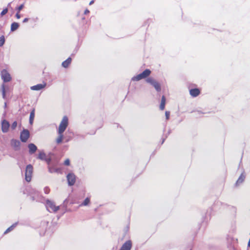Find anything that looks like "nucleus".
I'll return each mask as SVG.
<instances>
[{"instance_id": "f257e3e1", "label": "nucleus", "mask_w": 250, "mask_h": 250, "mask_svg": "<svg viewBox=\"0 0 250 250\" xmlns=\"http://www.w3.org/2000/svg\"><path fill=\"white\" fill-rule=\"evenodd\" d=\"M23 194L30 196L32 201L42 202L43 197L40 192L30 186L26 187L22 190Z\"/></svg>"}, {"instance_id": "f03ea898", "label": "nucleus", "mask_w": 250, "mask_h": 250, "mask_svg": "<svg viewBox=\"0 0 250 250\" xmlns=\"http://www.w3.org/2000/svg\"><path fill=\"white\" fill-rule=\"evenodd\" d=\"M151 74V71L149 69H146L142 73L136 76H134L131 78L133 81H138L143 79L147 78Z\"/></svg>"}, {"instance_id": "7ed1b4c3", "label": "nucleus", "mask_w": 250, "mask_h": 250, "mask_svg": "<svg viewBox=\"0 0 250 250\" xmlns=\"http://www.w3.org/2000/svg\"><path fill=\"white\" fill-rule=\"evenodd\" d=\"M45 206L47 210L50 212H56L60 208L59 206H56L54 203L49 199L46 200Z\"/></svg>"}, {"instance_id": "20e7f679", "label": "nucleus", "mask_w": 250, "mask_h": 250, "mask_svg": "<svg viewBox=\"0 0 250 250\" xmlns=\"http://www.w3.org/2000/svg\"><path fill=\"white\" fill-rule=\"evenodd\" d=\"M68 125V118L66 116H64L58 130V134H62L66 129Z\"/></svg>"}, {"instance_id": "39448f33", "label": "nucleus", "mask_w": 250, "mask_h": 250, "mask_svg": "<svg viewBox=\"0 0 250 250\" xmlns=\"http://www.w3.org/2000/svg\"><path fill=\"white\" fill-rule=\"evenodd\" d=\"M146 82L153 86L157 92L161 91V87L160 84L153 78L151 77L147 78L146 79Z\"/></svg>"}, {"instance_id": "423d86ee", "label": "nucleus", "mask_w": 250, "mask_h": 250, "mask_svg": "<svg viewBox=\"0 0 250 250\" xmlns=\"http://www.w3.org/2000/svg\"><path fill=\"white\" fill-rule=\"evenodd\" d=\"M33 171V167L31 164H29L26 166L25 175V180L27 182H29L32 178V175Z\"/></svg>"}, {"instance_id": "0eeeda50", "label": "nucleus", "mask_w": 250, "mask_h": 250, "mask_svg": "<svg viewBox=\"0 0 250 250\" xmlns=\"http://www.w3.org/2000/svg\"><path fill=\"white\" fill-rule=\"evenodd\" d=\"M0 75L1 79L4 83L9 82L12 80L10 74L5 69H3L1 71Z\"/></svg>"}, {"instance_id": "6e6552de", "label": "nucleus", "mask_w": 250, "mask_h": 250, "mask_svg": "<svg viewBox=\"0 0 250 250\" xmlns=\"http://www.w3.org/2000/svg\"><path fill=\"white\" fill-rule=\"evenodd\" d=\"M30 136V132L28 129H23L21 132L20 139L23 143H25L28 139Z\"/></svg>"}, {"instance_id": "1a4fd4ad", "label": "nucleus", "mask_w": 250, "mask_h": 250, "mask_svg": "<svg viewBox=\"0 0 250 250\" xmlns=\"http://www.w3.org/2000/svg\"><path fill=\"white\" fill-rule=\"evenodd\" d=\"M66 178L68 186H72L75 184L76 182V176L74 173H68L66 176Z\"/></svg>"}, {"instance_id": "9d476101", "label": "nucleus", "mask_w": 250, "mask_h": 250, "mask_svg": "<svg viewBox=\"0 0 250 250\" xmlns=\"http://www.w3.org/2000/svg\"><path fill=\"white\" fill-rule=\"evenodd\" d=\"M57 162H56L55 163L52 164V166H48V171L50 173H62V169L61 168H55V167L57 166Z\"/></svg>"}, {"instance_id": "9b49d317", "label": "nucleus", "mask_w": 250, "mask_h": 250, "mask_svg": "<svg viewBox=\"0 0 250 250\" xmlns=\"http://www.w3.org/2000/svg\"><path fill=\"white\" fill-rule=\"evenodd\" d=\"M21 145V143L18 140L12 139L11 140V145L15 151H19L20 150Z\"/></svg>"}, {"instance_id": "f8f14e48", "label": "nucleus", "mask_w": 250, "mask_h": 250, "mask_svg": "<svg viewBox=\"0 0 250 250\" xmlns=\"http://www.w3.org/2000/svg\"><path fill=\"white\" fill-rule=\"evenodd\" d=\"M10 126V124L6 120H3L1 122V130L3 133H6L8 132Z\"/></svg>"}, {"instance_id": "ddd939ff", "label": "nucleus", "mask_w": 250, "mask_h": 250, "mask_svg": "<svg viewBox=\"0 0 250 250\" xmlns=\"http://www.w3.org/2000/svg\"><path fill=\"white\" fill-rule=\"evenodd\" d=\"M132 247V242L131 240L126 241L121 247L119 250H130Z\"/></svg>"}, {"instance_id": "4468645a", "label": "nucleus", "mask_w": 250, "mask_h": 250, "mask_svg": "<svg viewBox=\"0 0 250 250\" xmlns=\"http://www.w3.org/2000/svg\"><path fill=\"white\" fill-rule=\"evenodd\" d=\"M27 147L29 149V153L30 155L34 154L38 149L37 146L33 143L29 144Z\"/></svg>"}, {"instance_id": "2eb2a0df", "label": "nucleus", "mask_w": 250, "mask_h": 250, "mask_svg": "<svg viewBox=\"0 0 250 250\" xmlns=\"http://www.w3.org/2000/svg\"><path fill=\"white\" fill-rule=\"evenodd\" d=\"M46 83H44L43 84L39 83L31 86L30 88L32 90L38 91L44 88L46 86Z\"/></svg>"}, {"instance_id": "dca6fc26", "label": "nucleus", "mask_w": 250, "mask_h": 250, "mask_svg": "<svg viewBox=\"0 0 250 250\" xmlns=\"http://www.w3.org/2000/svg\"><path fill=\"white\" fill-rule=\"evenodd\" d=\"M190 95L193 97H196L200 93V91L198 88H192L189 90Z\"/></svg>"}, {"instance_id": "f3484780", "label": "nucleus", "mask_w": 250, "mask_h": 250, "mask_svg": "<svg viewBox=\"0 0 250 250\" xmlns=\"http://www.w3.org/2000/svg\"><path fill=\"white\" fill-rule=\"evenodd\" d=\"M246 176L244 174V172L242 173V174L240 175L238 179H237V181L235 183L236 186L239 185L240 184L242 183L245 179Z\"/></svg>"}, {"instance_id": "a211bd4d", "label": "nucleus", "mask_w": 250, "mask_h": 250, "mask_svg": "<svg viewBox=\"0 0 250 250\" xmlns=\"http://www.w3.org/2000/svg\"><path fill=\"white\" fill-rule=\"evenodd\" d=\"M73 134L72 133L66 132L65 136L64 137V142L65 143L68 142L73 138Z\"/></svg>"}, {"instance_id": "6ab92c4d", "label": "nucleus", "mask_w": 250, "mask_h": 250, "mask_svg": "<svg viewBox=\"0 0 250 250\" xmlns=\"http://www.w3.org/2000/svg\"><path fill=\"white\" fill-rule=\"evenodd\" d=\"M72 59L71 57H68L65 61L62 62V66L64 68H67L71 62Z\"/></svg>"}, {"instance_id": "aec40b11", "label": "nucleus", "mask_w": 250, "mask_h": 250, "mask_svg": "<svg viewBox=\"0 0 250 250\" xmlns=\"http://www.w3.org/2000/svg\"><path fill=\"white\" fill-rule=\"evenodd\" d=\"M19 26H20V25L18 22H12L11 24V28H10L11 32H14L15 30H16L17 29H18Z\"/></svg>"}, {"instance_id": "412c9836", "label": "nucleus", "mask_w": 250, "mask_h": 250, "mask_svg": "<svg viewBox=\"0 0 250 250\" xmlns=\"http://www.w3.org/2000/svg\"><path fill=\"white\" fill-rule=\"evenodd\" d=\"M166 104V98L165 96H163L161 99V102L160 105V109L161 110H163L165 109Z\"/></svg>"}, {"instance_id": "4be33fe9", "label": "nucleus", "mask_w": 250, "mask_h": 250, "mask_svg": "<svg viewBox=\"0 0 250 250\" xmlns=\"http://www.w3.org/2000/svg\"><path fill=\"white\" fill-rule=\"evenodd\" d=\"M34 117H35V109L33 108L30 113L29 124L30 125H32L33 124Z\"/></svg>"}, {"instance_id": "5701e85b", "label": "nucleus", "mask_w": 250, "mask_h": 250, "mask_svg": "<svg viewBox=\"0 0 250 250\" xmlns=\"http://www.w3.org/2000/svg\"><path fill=\"white\" fill-rule=\"evenodd\" d=\"M68 201L67 199H66L64 200L62 204L61 205L60 208H63V213H65L66 210V207H67V204L68 203Z\"/></svg>"}, {"instance_id": "b1692460", "label": "nucleus", "mask_w": 250, "mask_h": 250, "mask_svg": "<svg viewBox=\"0 0 250 250\" xmlns=\"http://www.w3.org/2000/svg\"><path fill=\"white\" fill-rule=\"evenodd\" d=\"M46 158V154L43 150L40 152L38 156L37 157V159H40L41 160H42V161H44Z\"/></svg>"}, {"instance_id": "393cba45", "label": "nucleus", "mask_w": 250, "mask_h": 250, "mask_svg": "<svg viewBox=\"0 0 250 250\" xmlns=\"http://www.w3.org/2000/svg\"><path fill=\"white\" fill-rule=\"evenodd\" d=\"M18 222H16L9 227L4 232V234L7 233L12 230L17 225Z\"/></svg>"}, {"instance_id": "a878e982", "label": "nucleus", "mask_w": 250, "mask_h": 250, "mask_svg": "<svg viewBox=\"0 0 250 250\" xmlns=\"http://www.w3.org/2000/svg\"><path fill=\"white\" fill-rule=\"evenodd\" d=\"M59 136L58 138L56 139V143L57 144H60L62 142V139L63 138V133L62 134H58Z\"/></svg>"}, {"instance_id": "bb28decb", "label": "nucleus", "mask_w": 250, "mask_h": 250, "mask_svg": "<svg viewBox=\"0 0 250 250\" xmlns=\"http://www.w3.org/2000/svg\"><path fill=\"white\" fill-rule=\"evenodd\" d=\"M5 42V37L3 35L0 37V46L3 45Z\"/></svg>"}, {"instance_id": "cd10ccee", "label": "nucleus", "mask_w": 250, "mask_h": 250, "mask_svg": "<svg viewBox=\"0 0 250 250\" xmlns=\"http://www.w3.org/2000/svg\"><path fill=\"white\" fill-rule=\"evenodd\" d=\"M90 202V199L88 197H86L83 202L82 203L81 206H87Z\"/></svg>"}, {"instance_id": "c85d7f7f", "label": "nucleus", "mask_w": 250, "mask_h": 250, "mask_svg": "<svg viewBox=\"0 0 250 250\" xmlns=\"http://www.w3.org/2000/svg\"><path fill=\"white\" fill-rule=\"evenodd\" d=\"M1 88H2V98L5 99L6 98V95H5V86L4 84H2L1 85Z\"/></svg>"}, {"instance_id": "c756f323", "label": "nucleus", "mask_w": 250, "mask_h": 250, "mask_svg": "<svg viewBox=\"0 0 250 250\" xmlns=\"http://www.w3.org/2000/svg\"><path fill=\"white\" fill-rule=\"evenodd\" d=\"M51 160H52V159L50 157H49V158L46 157L44 161L46 162V163L47 164L48 166H52V164L54 163H51Z\"/></svg>"}, {"instance_id": "7c9ffc66", "label": "nucleus", "mask_w": 250, "mask_h": 250, "mask_svg": "<svg viewBox=\"0 0 250 250\" xmlns=\"http://www.w3.org/2000/svg\"><path fill=\"white\" fill-rule=\"evenodd\" d=\"M8 12V9L7 8H4L0 14V16L2 17Z\"/></svg>"}, {"instance_id": "2f4dec72", "label": "nucleus", "mask_w": 250, "mask_h": 250, "mask_svg": "<svg viewBox=\"0 0 250 250\" xmlns=\"http://www.w3.org/2000/svg\"><path fill=\"white\" fill-rule=\"evenodd\" d=\"M17 126V121H14L11 125V127L12 130H14Z\"/></svg>"}, {"instance_id": "473e14b6", "label": "nucleus", "mask_w": 250, "mask_h": 250, "mask_svg": "<svg viewBox=\"0 0 250 250\" xmlns=\"http://www.w3.org/2000/svg\"><path fill=\"white\" fill-rule=\"evenodd\" d=\"M227 206L229 207L232 210V212L234 214H235L236 213V208L235 207L229 206Z\"/></svg>"}, {"instance_id": "72a5a7b5", "label": "nucleus", "mask_w": 250, "mask_h": 250, "mask_svg": "<svg viewBox=\"0 0 250 250\" xmlns=\"http://www.w3.org/2000/svg\"><path fill=\"white\" fill-rule=\"evenodd\" d=\"M44 192L45 194H48L50 192V188L48 187H45L44 189Z\"/></svg>"}, {"instance_id": "f704fd0d", "label": "nucleus", "mask_w": 250, "mask_h": 250, "mask_svg": "<svg viewBox=\"0 0 250 250\" xmlns=\"http://www.w3.org/2000/svg\"><path fill=\"white\" fill-rule=\"evenodd\" d=\"M24 6L23 4H21L20 6L17 7L16 9L17 10L18 12H20V11L23 8Z\"/></svg>"}, {"instance_id": "c9c22d12", "label": "nucleus", "mask_w": 250, "mask_h": 250, "mask_svg": "<svg viewBox=\"0 0 250 250\" xmlns=\"http://www.w3.org/2000/svg\"><path fill=\"white\" fill-rule=\"evenodd\" d=\"M165 116H166V119L167 120H168L169 118V116H170V112L168 111H166L165 112Z\"/></svg>"}, {"instance_id": "e433bc0d", "label": "nucleus", "mask_w": 250, "mask_h": 250, "mask_svg": "<svg viewBox=\"0 0 250 250\" xmlns=\"http://www.w3.org/2000/svg\"><path fill=\"white\" fill-rule=\"evenodd\" d=\"M64 165L65 166H69L70 165V160L69 159H67L64 162Z\"/></svg>"}, {"instance_id": "4c0bfd02", "label": "nucleus", "mask_w": 250, "mask_h": 250, "mask_svg": "<svg viewBox=\"0 0 250 250\" xmlns=\"http://www.w3.org/2000/svg\"><path fill=\"white\" fill-rule=\"evenodd\" d=\"M191 113L192 112H196L197 113V115H199L200 114H204V113L201 112V111H199V110H197V111H192L191 112Z\"/></svg>"}, {"instance_id": "58836bf2", "label": "nucleus", "mask_w": 250, "mask_h": 250, "mask_svg": "<svg viewBox=\"0 0 250 250\" xmlns=\"http://www.w3.org/2000/svg\"><path fill=\"white\" fill-rule=\"evenodd\" d=\"M167 135H165V137H162L161 145L163 144V143H164V142L166 140V139H167Z\"/></svg>"}, {"instance_id": "ea45409f", "label": "nucleus", "mask_w": 250, "mask_h": 250, "mask_svg": "<svg viewBox=\"0 0 250 250\" xmlns=\"http://www.w3.org/2000/svg\"><path fill=\"white\" fill-rule=\"evenodd\" d=\"M16 17L18 19H20L21 18V15L20 14H19V12H18L16 14V15H15Z\"/></svg>"}, {"instance_id": "a19ab883", "label": "nucleus", "mask_w": 250, "mask_h": 250, "mask_svg": "<svg viewBox=\"0 0 250 250\" xmlns=\"http://www.w3.org/2000/svg\"><path fill=\"white\" fill-rule=\"evenodd\" d=\"M77 52V49L74 50L73 53H72V54L71 55V56L72 57H73L76 54Z\"/></svg>"}, {"instance_id": "79ce46f5", "label": "nucleus", "mask_w": 250, "mask_h": 250, "mask_svg": "<svg viewBox=\"0 0 250 250\" xmlns=\"http://www.w3.org/2000/svg\"><path fill=\"white\" fill-rule=\"evenodd\" d=\"M28 20H29V19L27 18H26L24 19V20H23V23L26 22L28 21Z\"/></svg>"}, {"instance_id": "37998d69", "label": "nucleus", "mask_w": 250, "mask_h": 250, "mask_svg": "<svg viewBox=\"0 0 250 250\" xmlns=\"http://www.w3.org/2000/svg\"><path fill=\"white\" fill-rule=\"evenodd\" d=\"M89 13V11L88 9H86L84 11V14H86Z\"/></svg>"}, {"instance_id": "c03bdc74", "label": "nucleus", "mask_w": 250, "mask_h": 250, "mask_svg": "<svg viewBox=\"0 0 250 250\" xmlns=\"http://www.w3.org/2000/svg\"><path fill=\"white\" fill-rule=\"evenodd\" d=\"M171 132V130H169L168 132L166 134V135H167V137L170 134Z\"/></svg>"}, {"instance_id": "a18cd8bd", "label": "nucleus", "mask_w": 250, "mask_h": 250, "mask_svg": "<svg viewBox=\"0 0 250 250\" xmlns=\"http://www.w3.org/2000/svg\"><path fill=\"white\" fill-rule=\"evenodd\" d=\"M4 108L7 107V103L6 102L4 103Z\"/></svg>"}, {"instance_id": "49530a36", "label": "nucleus", "mask_w": 250, "mask_h": 250, "mask_svg": "<svg viewBox=\"0 0 250 250\" xmlns=\"http://www.w3.org/2000/svg\"><path fill=\"white\" fill-rule=\"evenodd\" d=\"M94 3V0H92L90 3H89V5H91L92 4H93Z\"/></svg>"}, {"instance_id": "de8ad7c7", "label": "nucleus", "mask_w": 250, "mask_h": 250, "mask_svg": "<svg viewBox=\"0 0 250 250\" xmlns=\"http://www.w3.org/2000/svg\"><path fill=\"white\" fill-rule=\"evenodd\" d=\"M220 204L222 206H227V204L220 202Z\"/></svg>"}, {"instance_id": "09e8293b", "label": "nucleus", "mask_w": 250, "mask_h": 250, "mask_svg": "<svg viewBox=\"0 0 250 250\" xmlns=\"http://www.w3.org/2000/svg\"><path fill=\"white\" fill-rule=\"evenodd\" d=\"M117 126L118 127L119 125V124H117Z\"/></svg>"}, {"instance_id": "8fccbe9b", "label": "nucleus", "mask_w": 250, "mask_h": 250, "mask_svg": "<svg viewBox=\"0 0 250 250\" xmlns=\"http://www.w3.org/2000/svg\"><path fill=\"white\" fill-rule=\"evenodd\" d=\"M1 25H0V28H1Z\"/></svg>"}]
</instances>
